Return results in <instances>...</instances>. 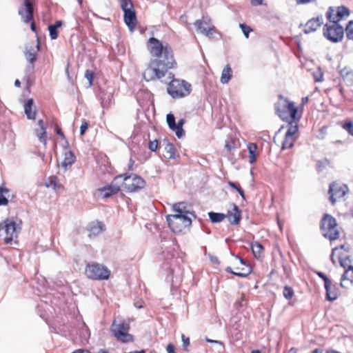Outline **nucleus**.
Instances as JSON below:
<instances>
[{
    "mask_svg": "<svg viewBox=\"0 0 353 353\" xmlns=\"http://www.w3.org/2000/svg\"><path fill=\"white\" fill-rule=\"evenodd\" d=\"M263 0H250V3L252 6H256L263 4Z\"/></svg>",
    "mask_w": 353,
    "mask_h": 353,
    "instance_id": "59",
    "label": "nucleus"
},
{
    "mask_svg": "<svg viewBox=\"0 0 353 353\" xmlns=\"http://www.w3.org/2000/svg\"><path fill=\"white\" fill-rule=\"evenodd\" d=\"M19 14L21 16V18L25 23H29L32 20L33 16L32 4L29 1L26 0L25 8L19 9Z\"/></svg>",
    "mask_w": 353,
    "mask_h": 353,
    "instance_id": "17",
    "label": "nucleus"
},
{
    "mask_svg": "<svg viewBox=\"0 0 353 353\" xmlns=\"http://www.w3.org/2000/svg\"><path fill=\"white\" fill-rule=\"evenodd\" d=\"M120 187L114 183H111L110 185L103 187L98 190L100 194L103 198H108L112 194H117L119 192Z\"/></svg>",
    "mask_w": 353,
    "mask_h": 353,
    "instance_id": "19",
    "label": "nucleus"
},
{
    "mask_svg": "<svg viewBox=\"0 0 353 353\" xmlns=\"http://www.w3.org/2000/svg\"><path fill=\"white\" fill-rule=\"evenodd\" d=\"M9 192V190L3 186L0 187V205H6L8 203V199L4 196Z\"/></svg>",
    "mask_w": 353,
    "mask_h": 353,
    "instance_id": "37",
    "label": "nucleus"
},
{
    "mask_svg": "<svg viewBox=\"0 0 353 353\" xmlns=\"http://www.w3.org/2000/svg\"><path fill=\"white\" fill-rule=\"evenodd\" d=\"M297 4H307L312 3L316 0H295Z\"/></svg>",
    "mask_w": 353,
    "mask_h": 353,
    "instance_id": "57",
    "label": "nucleus"
},
{
    "mask_svg": "<svg viewBox=\"0 0 353 353\" xmlns=\"http://www.w3.org/2000/svg\"><path fill=\"white\" fill-rule=\"evenodd\" d=\"M347 37L353 40V21H350L345 28Z\"/></svg>",
    "mask_w": 353,
    "mask_h": 353,
    "instance_id": "44",
    "label": "nucleus"
},
{
    "mask_svg": "<svg viewBox=\"0 0 353 353\" xmlns=\"http://www.w3.org/2000/svg\"><path fill=\"white\" fill-rule=\"evenodd\" d=\"M76 160V157L71 151H65L64 152V159L61 163V166L65 171L68 167H70Z\"/></svg>",
    "mask_w": 353,
    "mask_h": 353,
    "instance_id": "22",
    "label": "nucleus"
},
{
    "mask_svg": "<svg viewBox=\"0 0 353 353\" xmlns=\"http://www.w3.org/2000/svg\"><path fill=\"white\" fill-rule=\"evenodd\" d=\"M20 230V226L15 221L6 219L0 223V236L6 243H9L17 237Z\"/></svg>",
    "mask_w": 353,
    "mask_h": 353,
    "instance_id": "6",
    "label": "nucleus"
},
{
    "mask_svg": "<svg viewBox=\"0 0 353 353\" xmlns=\"http://www.w3.org/2000/svg\"><path fill=\"white\" fill-rule=\"evenodd\" d=\"M239 27L241 28L244 36L246 38H248L249 34L252 31V29L245 23H240Z\"/></svg>",
    "mask_w": 353,
    "mask_h": 353,
    "instance_id": "45",
    "label": "nucleus"
},
{
    "mask_svg": "<svg viewBox=\"0 0 353 353\" xmlns=\"http://www.w3.org/2000/svg\"><path fill=\"white\" fill-rule=\"evenodd\" d=\"M167 352L168 353H176L175 347L172 343L168 344L167 346Z\"/></svg>",
    "mask_w": 353,
    "mask_h": 353,
    "instance_id": "56",
    "label": "nucleus"
},
{
    "mask_svg": "<svg viewBox=\"0 0 353 353\" xmlns=\"http://www.w3.org/2000/svg\"><path fill=\"white\" fill-rule=\"evenodd\" d=\"M167 123L169 128L171 130H174V128H176L175 118L174 116L172 114H168L167 115Z\"/></svg>",
    "mask_w": 353,
    "mask_h": 353,
    "instance_id": "43",
    "label": "nucleus"
},
{
    "mask_svg": "<svg viewBox=\"0 0 353 353\" xmlns=\"http://www.w3.org/2000/svg\"><path fill=\"white\" fill-rule=\"evenodd\" d=\"M36 48L37 49L35 50L34 48L31 47L29 49H26V50L25 52V57H26L27 61H29L30 63H33L37 59L36 54H37V52L39 49V46H37Z\"/></svg>",
    "mask_w": 353,
    "mask_h": 353,
    "instance_id": "32",
    "label": "nucleus"
},
{
    "mask_svg": "<svg viewBox=\"0 0 353 353\" xmlns=\"http://www.w3.org/2000/svg\"><path fill=\"white\" fill-rule=\"evenodd\" d=\"M283 296L288 300L291 299L294 296L293 289L291 287L285 286L283 288Z\"/></svg>",
    "mask_w": 353,
    "mask_h": 353,
    "instance_id": "42",
    "label": "nucleus"
},
{
    "mask_svg": "<svg viewBox=\"0 0 353 353\" xmlns=\"http://www.w3.org/2000/svg\"><path fill=\"white\" fill-rule=\"evenodd\" d=\"M343 79L349 84H353V70L349 68H344L340 71Z\"/></svg>",
    "mask_w": 353,
    "mask_h": 353,
    "instance_id": "29",
    "label": "nucleus"
},
{
    "mask_svg": "<svg viewBox=\"0 0 353 353\" xmlns=\"http://www.w3.org/2000/svg\"><path fill=\"white\" fill-rule=\"evenodd\" d=\"M172 210L175 212L174 214L188 216L189 210L187 209V204L185 202H179L172 205Z\"/></svg>",
    "mask_w": 353,
    "mask_h": 353,
    "instance_id": "26",
    "label": "nucleus"
},
{
    "mask_svg": "<svg viewBox=\"0 0 353 353\" xmlns=\"http://www.w3.org/2000/svg\"><path fill=\"white\" fill-rule=\"evenodd\" d=\"M257 149V146L255 143H250L248 145V150L250 154L249 156V162L250 163H254L256 161V151Z\"/></svg>",
    "mask_w": 353,
    "mask_h": 353,
    "instance_id": "35",
    "label": "nucleus"
},
{
    "mask_svg": "<svg viewBox=\"0 0 353 353\" xmlns=\"http://www.w3.org/2000/svg\"><path fill=\"white\" fill-rule=\"evenodd\" d=\"M55 179H56L55 177L50 178V182L47 183L46 184V187H48V188H50V187L55 188V185H56V184H55Z\"/></svg>",
    "mask_w": 353,
    "mask_h": 353,
    "instance_id": "55",
    "label": "nucleus"
},
{
    "mask_svg": "<svg viewBox=\"0 0 353 353\" xmlns=\"http://www.w3.org/2000/svg\"><path fill=\"white\" fill-rule=\"evenodd\" d=\"M232 77V69L230 65H226L221 72V82L223 84L228 83Z\"/></svg>",
    "mask_w": 353,
    "mask_h": 353,
    "instance_id": "30",
    "label": "nucleus"
},
{
    "mask_svg": "<svg viewBox=\"0 0 353 353\" xmlns=\"http://www.w3.org/2000/svg\"><path fill=\"white\" fill-rule=\"evenodd\" d=\"M208 216L212 223H220L226 218V215L225 214L213 212H209Z\"/></svg>",
    "mask_w": 353,
    "mask_h": 353,
    "instance_id": "33",
    "label": "nucleus"
},
{
    "mask_svg": "<svg viewBox=\"0 0 353 353\" xmlns=\"http://www.w3.org/2000/svg\"><path fill=\"white\" fill-rule=\"evenodd\" d=\"M323 23L322 17H317L310 19L305 25L303 32L305 34L314 32Z\"/></svg>",
    "mask_w": 353,
    "mask_h": 353,
    "instance_id": "18",
    "label": "nucleus"
},
{
    "mask_svg": "<svg viewBox=\"0 0 353 353\" xmlns=\"http://www.w3.org/2000/svg\"><path fill=\"white\" fill-rule=\"evenodd\" d=\"M184 122H185L184 119H180L178 121L177 124L176 123V128H174L173 131L175 132L176 135L179 138H181L184 134V131L182 128Z\"/></svg>",
    "mask_w": 353,
    "mask_h": 353,
    "instance_id": "38",
    "label": "nucleus"
},
{
    "mask_svg": "<svg viewBox=\"0 0 353 353\" xmlns=\"http://www.w3.org/2000/svg\"><path fill=\"white\" fill-rule=\"evenodd\" d=\"M353 282V266L350 265L348 269L345 270L342 275L341 285L343 288H347L350 283Z\"/></svg>",
    "mask_w": 353,
    "mask_h": 353,
    "instance_id": "20",
    "label": "nucleus"
},
{
    "mask_svg": "<svg viewBox=\"0 0 353 353\" xmlns=\"http://www.w3.org/2000/svg\"><path fill=\"white\" fill-rule=\"evenodd\" d=\"M166 154L169 159H174L175 156V148L173 144L168 143L165 147Z\"/></svg>",
    "mask_w": 353,
    "mask_h": 353,
    "instance_id": "41",
    "label": "nucleus"
},
{
    "mask_svg": "<svg viewBox=\"0 0 353 353\" xmlns=\"http://www.w3.org/2000/svg\"><path fill=\"white\" fill-rule=\"evenodd\" d=\"M181 339H182V341H183V349L186 350L187 347L190 344V339H189L188 337H185L184 334L181 335Z\"/></svg>",
    "mask_w": 353,
    "mask_h": 353,
    "instance_id": "52",
    "label": "nucleus"
},
{
    "mask_svg": "<svg viewBox=\"0 0 353 353\" xmlns=\"http://www.w3.org/2000/svg\"><path fill=\"white\" fill-rule=\"evenodd\" d=\"M72 353H90L88 350H83V349H79L75 351H74Z\"/></svg>",
    "mask_w": 353,
    "mask_h": 353,
    "instance_id": "62",
    "label": "nucleus"
},
{
    "mask_svg": "<svg viewBox=\"0 0 353 353\" xmlns=\"http://www.w3.org/2000/svg\"><path fill=\"white\" fill-rule=\"evenodd\" d=\"M205 341L208 343H214L215 345V349L219 352H224L225 350V346L223 345V343L220 341H216V340H212V339H210L208 338H206L205 339Z\"/></svg>",
    "mask_w": 353,
    "mask_h": 353,
    "instance_id": "40",
    "label": "nucleus"
},
{
    "mask_svg": "<svg viewBox=\"0 0 353 353\" xmlns=\"http://www.w3.org/2000/svg\"><path fill=\"white\" fill-rule=\"evenodd\" d=\"M121 7L124 13L133 10V4L130 0H122Z\"/></svg>",
    "mask_w": 353,
    "mask_h": 353,
    "instance_id": "39",
    "label": "nucleus"
},
{
    "mask_svg": "<svg viewBox=\"0 0 353 353\" xmlns=\"http://www.w3.org/2000/svg\"><path fill=\"white\" fill-rule=\"evenodd\" d=\"M170 272H171V274H172V283L174 282V277H175L176 279H180L182 276V270L179 268L176 270H175L174 269H171L170 270Z\"/></svg>",
    "mask_w": 353,
    "mask_h": 353,
    "instance_id": "47",
    "label": "nucleus"
},
{
    "mask_svg": "<svg viewBox=\"0 0 353 353\" xmlns=\"http://www.w3.org/2000/svg\"><path fill=\"white\" fill-rule=\"evenodd\" d=\"M186 18L187 17L186 16H181V21L183 22V23H186V25H188V26H190V23H188L187 20H186Z\"/></svg>",
    "mask_w": 353,
    "mask_h": 353,
    "instance_id": "63",
    "label": "nucleus"
},
{
    "mask_svg": "<svg viewBox=\"0 0 353 353\" xmlns=\"http://www.w3.org/2000/svg\"><path fill=\"white\" fill-rule=\"evenodd\" d=\"M191 92V85L181 79H172L168 87V92L173 98H181L188 96Z\"/></svg>",
    "mask_w": 353,
    "mask_h": 353,
    "instance_id": "5",
    "label": "nucleus"
},
{
    "mask_svg": "<svg viewBox=\"0 0 353 353\" xmlns=\"http://www.w3.org/2000/svg\"><path fill=\"white\" fill-rule=\"evenodd\" d=\"M89 237L95 236L103 230V225L101 223H92L88 226Z\"/></svg>",
    "mask_w": 353,
    "mask_h": 353,
    "instance_id": "25",
    "label": "nucleus"
},
{
    "mask_svg": "<svg viewBox=\"0 0 353 353\" xmlns=\"http://www.w3.org/2000/svg\"><path fill=\"white\" fill-rule=\"evenodd\" d=\"M235 259L239 263L235 267L236 271H233L230 267H227L225 269L226 272L233 274L239 277H245L248 276L252 272L251 268L246 265L245 261L239 256H236Z\"/></svg>",
    "mask_w": 353,
    "mask_h": 353,
    "instance_id": "13",
    "label": "nucleus"
},
{
    "mask_svg": "<svg viewBox=\"0 0 353 353\" xmlns=\"http://www.w3.org/2000/svg\"><path fill=\"white\" fill-rule=\"evenodd\" d=\"M349 251V248L345 245H342L340 246V248H334L332 249V252L330 256V259L333 264H336V261L334 259V255L338 252V259L340 263V265L345 268L347 266V268L350 266L348 265L349 262V257L347 255V253Z\"/></svg>",
    "mask_w": 353,
    "mask_h": 353,
    "instance_id": "11",
    "label": "nucleus"
},
{
    "mask_svg": "<svg viewBox=\"0 0 353 353\" xmlns=\"http://www.w3.org/2000/svg\"><path fill=\"white\" fill-rule=\"evenodd\" d=\"M99 97L102 108L103 109L108 108L113 99L112 92H105L104 91H101V95Z\"/></svg>",
    "mask_w": 353,
    "mask_h": 353,
    "instance_id": "24",
    "label": "nucleus"
},
{
    "mask_svg": "<svg viewBox=\"0 0 353 353\" xmlns=\"http://www.w3.org/2000/svg\"><path fill=\"white\" fill-rule=\"evenodd\" d=\"M236 191L240 194V195L241 196V197H242L243 199H245L244 192H243V190L241 188V187H240L239 189H237V190H236Z\"/></svg>",
    "mask_w": 353,
    "mask_h": 353,
    "instance_id": "64",
    "label": "nucleus"
},
{
    "mask_svg": "<svg viewBox=\"0 0 353 353\" xmlns=\"http://www.w3.org/2000/svg\"><path fill=\"white\" fill-rule=\"evenodd\" d=\"M330 24H325L323 28L324 36L330 41L338 42L343 37V28L338 22H330Z\"/></svg>",
    "mask_w": 353,
    "mask_h": 353,
    "instance_id": "9",
    "label": "nucleus"
},
{
    "mask_svg": "<svg viewBox=\"0 0 353 353\" xmlns=\"http://www.w3.org/2000/svg\"><path fill=\"white\" fill-rule=\"evenodd\" d=\"M334 14V9L332 7H330L326 14L327 19L330 21V22H339L343 17H348L350 14V11L348 8L345 6H339L337 8L336 16L332 17Z\"/></svg>",
    "mask_w": 353,
    "mask_h": 353,
    "instance_id": "15",
    "label": "nucleus"
},
{
    "mask_svg": "<svg viewBox=\"0 0 353 353\" xmlns=\"http://www.w3.org/2000/svg\"><path fill=\"white\" fill-rule=\"evenodd\" d=\"M149 149L152 151V152H155L158 148V141L157 140H154V141H150L149 143Z\"/></svg>",
    "mask_w": 353,
    "mask_h": 353,
    "instance_id": "51",
    "label": "nucleus"
},
{
    "mask_svg": "<svg viewBox=\"0 0 353 353\" xmlns=\"http://www.w3.org/2000/svg\"><path fill=\"white\" fill-rule=\"evenodd\" d=\"M48 30H49L50 38L52 39H56L58 37V33H57V29H55L54 26H52L51 25H50L48 26Z\"/></svg>",
    "mask_w": 353,
    "mask_h": 353,
    "instance_id": "48",
    "label": "nucleus"
},
{
    "mask_svg": "<svg viewBox=\"0 0 353 353\" xmlns=\"http://www.w3.org/2000/svg\"><path fill=\"white\" fill-rule=\"evenodd\" d=\"M321 229L323 236L330 241L336 240L339 237L336 221L331 215L325 214L321 220Z\"/></svg>",
    "mask_w": 353,
    "mask_h": 353,
    "instance_id": "4",
    "label": "nucleus"
},
{
    "mask_svg": "<svg viewBox=\"0 0 353 353\" xmlns=\"http://www.w3.org/2000/svg\"><path fill=\"white\" fill-rule=\"evenodd\" d=\"M343 128L346 130L350 134L353 136V122L345 123Z\"/></svg>",
    "mask_w": 353,
    "mask_h": 353,
    "instance_id": "50",
    "label": "nucleus"
},
{
    "mask_svg": "<svg viewBox=\"0 0 353 353\" xmlns=\"http://www.w3.org/2000/svg\"><path fill=\"white\" fill-rule=\"evenodd\" d=\"M84 77L88 81V86H91L92 85L94 72L90 70H87L85 72Z\"/></svg>",
    "mask_w": 353,
    "mask_h": 353,
    "instance_id": "46",
    "label": "nucleus"
},
{
    "mask_svg": "<svg viewBox=\"0 0 353 353\" xmlns=\"http://www.w3.org/2000/svg\"><path fill=\"white\" fill-rule=\"evenodd\" d=\"M225 215L228 221L232 225H238L241 220V211L235 204L232 205V208L228 211V214Z\"/></svg>",
    "mask_w": 353,
    "mask_h": 353,
    "instance_id": "16",
    "label": "nucleus"
},
{
    "mask_svg": "<svg viewBox=\"0 0 353 353\" xmlns=\"http://www.w3.org/2000/svg\"><path fill=\"white\" fill-rule=\"evenodd\" d=\"M145 182L140 176L135 174H123V189L128 192H137L145 187Z\"/></svg>",
    "mask_w": 353,
    "mask_h": 353,
    "instance_id": "8",
    "label": "nucleus"
},
{
    "mask_svg": "<svg viewBox=\"0 0 353 353\" xmlns=\"http://www.w3.org/2000/svg\"><path fill=\"white\" fill-rule=\"evenodd\" d=\"M275 110L283 120L299 121L301 118L297 114V109L294 107V103L282 96H279V101L275 104Z\"/></svg>",
    "mask_w": 353,
    "mask_h": 353,
    "instance_id": "2",
    "label": "nucleus"
},
{
    "mask_svg": "<svg viewBox=\"0 0 353 353\" xmlns=\"http://www.w3.org/2000/svg\"><path fill=\"white\" fill-rule=\"evenodd\" d=\"M228 185H229L231 188H232L235 189L236 190H237V189H239V188H240V186L237 185L235 183L232 182V181H229V182H228Z\"/></svg>",
    "mask_w": 353,
    "mask_h": 353,
    "instance_id": "60",
    "label": "nucleus"
},
{
    "mask_svg": "<svg viewBox=\"0 0 353 353\" xmlns=\"http://www.w3.org/2000/svg\"><path fill=\"white\" fill-rule=\"evenodd\" d=\"M86 276L92 280H107L110 275V271L103 265L92 262L85 266Z\"/></svg>",
    "mask_w": 353,
    "mask_h": 353,
    "instance_id": "3",
    "label": "nucleus"
},
{
    "mask_svg": "<svg viewBox=\"0 0 353 353\" xmlns=\"http://www.w3.org/2000/svg\"><path fill=\"white\" fill-rule=\"evenodd\" d=\"M295 137L285 135L284 139L282 141V149H288L294 145Z\"/></svg>",
    "mask_w": 353,
    "mask_h": 353,
    "instance_id": "34",
    "label": "nucleus"
},
{
    "mask_svg": "<svg viewBox=\"0 0 353 353\" xmlns=\"http://www.w3.org/2000/svg\"><path fill=\"white\" fill-rule=\"evenodd\" d=\"M88 123L86 121H83L82 123H81V125L80 127V134L81 135H83L86 131V130L88 129Z\"/></svg>",
    "mask_w": 353,
    "mask_h": 353,
    "instance_id": "53",
    "label": "nucleus"
},
{
    "mask_svg": "<svg viewBox=\"0 0 353 353\" xmlns=\"http://www.w3.org/2000/svg\"><path fill=\"white\" fill-rule=\"evenodd\" d=\"M209 258H210L211 262L214 264H218L219 263L218 258L215 256L209 254Z\"/></svg>",
    "mask_w": 353,
    "mask_h": 353,
    "instance_id": "58",
    "label": "nucleus"
},
{
    "mask_svg": "<svg viewBox=\"0 0 353 353\" xmlns=\"http://www.w3.org/2000/svg\"><path fill=\"white\" fill-rule=\"evenodd\" d=\"M61 21H57L54 24L51 25L52 26H54L55 29H57L58 28L61 26Z\"/></svg>",
    "mask_w": 353,
    "mask_h": 353,
    "instance_id": "61",
    "label": "nucleus"
},
{
    "mask_svg": "<svg viewBox=\"0 0 353 353\" xmlns=\"http://www.w3.org/2000/svg\"><path fill=\"white\" fill-rule=\"evenodd\" d=\"M34 101L32 99H30L24 105V112L28 119H34L36 112L33 109Z\"/></svg>",
    "mask_w": 353,
    "mask_h": 353,
    "instance_id": "23",
    "label": "nucleus"
},
{
    "mask_svg": "<svg viewBox=\"0 0 353 353\" xmlns=\"http://www.w3.org/2000/svg\"><path fill=\"white\" fill-rule=\"evenodd\" d=\"M325 288L326 290L327 300L332 301L337 299V293L335 291V289L332 288V283L326 284V285H325Z\"/></svg>",
    "mask_w": 353,
    "mask_h": 353,
    "instance_id": "31",
    "label": "nucleus"
},
{
    "mask_svg": "<svg viewBox=\"0 0 353 353\" xmlns=\"http://www.w3.org/2000/svg\"><path fill=\"white\" fill-rule=\"evenodd\" d=\"M252 250L255 258L260 259L263 257V247L259 242L252 243Z\"/></svg>",
    "mask_w": 353,
    "mask_h": 353,
    "instance_id": "28",
    "label": "nucleus"
},
{
    "mask_svg": "<svg viewBox=\"0 0 353 353\" xmlns=\"http://www.w3.org/2000/svg\"><path fill=\"white\" fill-rule=\"evenodd\" d=\"M148 48L155 59L150 61L143 74V78L147 81L161 79L168 69L174 68L176 65L172 50L168 44H163L154 37L149 39Z\"/></svg>",
    "mask_w": 353,
    "mask_h": 353,
    "instance_id": "1",
    "label": "nucleus"
},
{
    "mask_svg": "<svg viewBox=\"0 0 353 353\" xmlns=\"http://www.w3.org/2000/svg\"><path fill=\"white\" fill-rule=\"evenodd\" d=\"M39 128L36 130V134L39 141L43 143L44 145L46 144L47 140L46 138V128L44 127V123L43 120L40 119L38 121Z\"/></svg>",
    "mask_w": 353,
    "mask_h": 353,
    "instance_id": "27",
    "label": "nucleus"
},
{
    "mask_svg": "<svg viewBox=\"0 0 353 353\" xmlns=\"http://www.w3.org/2000/svg\"><path fill=\"white\" fill-rule=\"evenodd\" d=\"M129 328L128 323L124 321L117 323L114 321L111 327V332L118 340L122 342H129L132 341V336L128 333Z\"/></svg>",
    "mask_w": 353,
    "mask_h": 353,
    "instance_id": "10",
    "label": "nucleus"
},
{
    "mask_svg": "<svg viewBox=\"0 0 353 353\" xmlns=\"http://www.w3.org/2000/svg\"><path fill=\"white\" fill-rule=\"evenodd\" d=\"M318 275L324 281V285H326V284L331 283L330 279L323 273L318 272Z\"/></svg>",
    "mask_w": 353,
    "mask_h": 353,
    "instance_id": "54",
    "label": "nucleus"
},
{
    "mask_svg": "<svg viewBox=\"0 0 353 353\" xmlns=\"http://www.w3.org/2000/svg\"><path fill=\"white\" fill-rule=\"evenodd\" d=\"M347 190L348 188L347 185L344 184L340 185L335 182L332 183L329 188L330 201L334 205L337 199L345 196Z\"/></svg>",
    "mask_w": 353,
    "mask_h": 353,
    "instance_id": "12",
    "label": "nucleus"
},
{
    "mask_svg": "<svg viewBox=\"0 0 353 353\" xmlns=\"http://www.w3.org/2000/svg\"><path fill=\"white\" fill-rule=\"evenodd\" d=\"M289 121H290V126L288 128V130H287L285 134H287L288 136L294 137L295 134L298 131V125H297L298 121H294L293 120H289Z\"/></svg>",
    "mask_w": 353,
    "mask_h": 353,
    "instance_id": "36",
    "label": "nucleus"
},
{
    "mask_svg": "<svg viewBox=\"0 0 353 353\" xmlns=\"http://www.w3.org/2000/svg\"><path fill=\"white\" fill-rule=\"evenodd\" d=\"M225 148L228 151H232V150L235 149V148H236L235 141L234 140L227 141L225 142Z\"/></svg>",
    "mask_w": 353,
    "mask_h": 353,
    "instance_id": "49",
    "label": "nucleus"
},
{
    "mask_svg": "<svg viewBox=\"0 0 353 353\" xmlns=\"http://www.w3.org/2000/svg\"><path fill=\"white\" fill-rule=\"evenodd\" d=\"M168 225L175 233L182 232L192 223L191 219L188 216L179 214H170L166 217Z\"/></svg>",
    "mask_w": 353,
    "mask_h": 353,
    "instance_id": "7",
    "label": "nucleus"
},
{
    "mask_svg": "<svg viewBox=\"0 0 353 353\" xmlns=\"http://www.w3.org/2000/svg\"><path fill=\"white\" fill-rule=\"evenodd\" d=\"M211 20L210 18L203 17L202 19L196 20L194 22V26L199 32L211 37L216 32V29L214 26H208Z\"/></svg>",
    "mask_w": 353,
    "mask_h": 353,
    "instance_id": "14",
    "label": "nucleus"
},
{
    "mask_svg": "<svg viewBox=\"0 0 353 353\" xmlns=\"http://www.w3.org/2000/svg\"><path fill=\"white\" fill-rule=\"evenodd\" d=\"M123 17L125 24L130 31H133L137 23V17L134 11L132 10L125 12Z\"/></svg>",
    "mask_w": 353,
    "mask_h": 353,
    "instance_id": "21",
    "label": "nucleus"
}]
</instances>
